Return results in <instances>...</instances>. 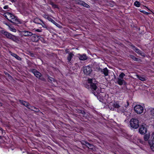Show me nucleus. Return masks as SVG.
<instances>
[{
    "mask_svg": "<svg viewBox=\"0 0 154 154\" xmlns=\"http://www.w3.org/2000/svg\"><path fill=\"white\" fill-rule=\"evenodd\" d=\"M88 83L85 85V87L89 89L94 95L97 97L100 101L103 100L106 96L105 93L100 92L97 86V82L94 79H88Z\"/></svg>",
    "mask_w": 154,
    "mask_h": 154,
    "instance_id": "f257e3e1",
    "label": "nucleus"
},
{
    "mask_svg": "<svg viewBox=\"0 0 154 154\" xmlns=\"http://www.w3.org/2000/svg\"><path fill=\"white\" fill-rule=\"evenodd\" d=\"M130 122V126L133 128L137 129L139 127V121L137 119H132L131 120Z\"/></svg>",
    "mask_w": 154,
    "mask_h": 154,
    "instance_id": "f03ea898",
    "label": "nucleus"
},
{
    "mask_svg": "<svg viewBox=\"0 0 154 154\" xmlns=\"http://www.w3.org/2000/svg\"><path fill=\"white\" fill-rule=\"evenodd\" d=\"M30 72H32L36 77L43 81H45V79L43 77H42L41 74L35 69H32L30 70Z\"/></svg>",
    "mask_w": 154,
    "mask_h": 154,
    "instance_id": "7ed1b4c3",
    "label": "nucleus"
},
{
    "mask_svg": "<svg viewBox=\"0 0 154 154\" xmlns=\"http://www.w3.org/2000/svg\"><path fill=\"white\" fill-rule=\"evenodd\" d=\"M127 104L125 105V108H124L123 107H120L119 109H117V112L121 114L123 113V115H125L126 116L127 112H126V108L129 106V103L128 101L127 102Z\"/></svg>",
    "mask_w": 154,
    "mask_h": 154,
    "instance_id": "20e7f679",
    "label": "nucleus"
},
{
    "mask_svg": "<svg viewBox=\"0 0 154 154\" xmlns=\"http://www.w3.org/2000/svg\"><path fill=\"white\" fill-rule=\"evenodd\" d=\"M147 125L145 124L140 126L139 129V132L141 134H145L147 131Z\"/></svg>",
    "mask_w": 154,
    "mask_h": 154,
    "instance_id": "39448f33",
    "label": "nucleus"
},
{
    "mask_svg": "<svg viewBox=\"0 0 154 154\" xmlns=\"http://www.w3.org/2000/svg\"><path fill=\"white\" fill-rule=\"evenodd\" d=\"M134 109L135 112L138 114L142 113L144 110L143 107L140 105H136L134 108Z\"/></svg>",
    "mask_w": 154,
    "mask_h": 154,
    "instance_id": "423d86ee",
    "label": "nucleus"
},
{
    "mask_svg": "<svg viewBox=\"0 0 154 154\" xmlns=\"http://www.w3.org/2000/svg\"><path fill=\"white\" fill-rule=\"evenodd\" d=\"M92 71L91 67L89 65L84 67L83 68V72L84 74L86 75H90L92 72Z\"/></svg>",
    "mask_w": 154,
    "mask_h": 154,
    "instance_id": "0eeeda50",
    "label": "nucleus"
},
{
    "mask_svg": "<svg viewBox=\"0 0 154 154\" xmlns=\"http://www.w3.org/2000/svg\"><path fill=\"white\" fill-rule=\"evenodd\" d=\"M97 71L100 72L102 74H104L105 76H107L108 75V70L107 68L102 69L100 67L97 68Z\"/></svg>",
    "mask_w": 154,
    "mask_h": 154,
    "instance_id": "6e6552de",
    "label": "nucleus"
},
{
    "mask_svg": "<svg viewBox=\"0 0 154 154\" xmlns=\"http://www.w3.org/2000/svg\"><path fill=\"white\" fill-rule=\"evenodd\" d=\"M8 20L11 22L14 23H18L19 21L18 19L14 15L12 14L11 19H8Z\"/></svg>",
    "mask_w": 154,
    "mask_h": 154,
    "instance_id": "1a4fd4ad",
    "label": "nucleus"
},
{
    "mask_svg": "<svg viewBox=\"0 0 154 154\" xmlns=\"http://www.w3.org/2000/svg\"><path fill=\"white\" fill-rule=\"evenodd\" d=\"M22 36H31L33 35L32 33L27 31H23L20 32Z\"/></svg>",
    "mask_w": 154,
    "mask_h": 154,
    "instance_id": "9d476101",
    "label": "nucleus"
},
{
    "mask_svg": "<svg viewBox=\"0 0 154 154\" xmlns=\"http://www.w3.org/2000/svg\"><path fill=\"white\" fill-rule=\"evenodd\" d=\"M130 46L132 47V48L138 54H139L141 55H142V52L139 49L136 47L134 45L131 44L130 45Z\"/></svg>",
    "mask_w": 154,
    "mask_h": 154,
    "instance_id": "9b49d317",
    "label": "nucleus"
},
{
    "mask_svg": "<svg viewBox=\"0 0 154 154\" xmlns=\"http://www.w3.org/2000/svg\"><path fill=\"white\" fill-rule=\"evenodd\" d=\"M19 101L22 104L27 107L28 109H30V106H29L30 104L29 103L22 100H19ZM30 107H33L31 106H30Z\"/></svg>",
    "mask_w": 154,
    "mask_h": 154,
    "instance_id": "f8f14e48",
    "label": "nucleus"
},
{
    "mask_svg": "<svg viewBox=\"0 0 154 154\" xmlns=\"http://www.w3.org/2000/svg\"><path fill=\"white\" fill-rule=\"evenodd\" d=\"M116 83H117L120 85H122L123 84L126 85V84L124 79H120L119 78H117V79Z\"/></svg>",
    "mask_w": 154,
    "mask_h": 154,
    "instance_id": "ddd939ff",
    "label": "nucleus"
},
{
    "mask_svg": "<svg viewBox=\"0 0 154 154\" xmlns=\"http://www.w3.org/2000/svg\"><path fill=\"white\" fill-rule=\"evenodd\" d=\"M0 32L2 34L4 35L7 38L9 39L11 34L4 30L0 31Z\"/></svg>",
    "mask_w": 154,
    "mask_h": 154,
    "instance_id": "4468645a",
    "label": "nucleus"
},
{
    "mask_svg": "<svg viewBox=\"0 0 154 154\" xmlns=\"http://www.w3.org/2000/svg\"><path fill=\"white\" fill-rule=\"evenodd\" d=\"M148 114L151 116V118H154V108H150L148 109Z\"/></svg>",
    "mask_w": 154,
    "mask_h": 154,
    "instance_id": "2eb2a0df",
    "label": "nucleus"
},
{
    "mask_svg": "<svg viewBox=\"0 0 154 154\" xmlns=\"http://www.w3.org/2000/svg\"><path fill=\"white\" fill-rule=\"evenodd\" d=\"M10 36L9 39L12 40L13 41L16 42L19 41V40L17 37L12 34Z\"/></svg>",
    "mask_w": 154,
    "mask_h": 154,
    "instance_id": "dca6fc26",
    "label": "nucleus"
},
{
    "mask_svg": "<svg viewBox=\"0 0 154 154\" xmlns=\"http://www.w3.org/2000/svg\"><path fill=\"white\" fill-rule=\"evenodd\" d=\"M73 56H74V55L72 53L70 52L69 53L67 58L68 62L71 63V60Z\"/></svg>",
    "mask_w": 154,
    "mask_h": 154,
    "instance_id": "f3484780",
    "label": "nucleus"
},
{
    "mask_svg": "<svg viewBox=\"0 0 154 154\" xmlns=\"http://www.w3.org/2000/svg\"><path fill=\"white\" fill-rule=\"evenodd\" d=\"M148 143L151 149L154 151V141L152 140H149L148 141Z\"/></svg>",
    "mask_w": 154,
    "mask_h": 154,
    "instance_id": "a211bd4d",
    "label": "nucleus"
},
{
    "mask_svg": "<svg viewBox=\"0 0 154 154\" xmlns=\"http://www.w3.org/2000/svg\"><path fill=\"white\" fill-rule=\"evenodd\" d=\"M81 143L82 145L85 146L88 148L89 147L90 145L91 144L90 143L85 140H82L81 141Z\"/></svg>",
    "mask_w": 154,
    "mask_h": 154,
    "instance_id": "6ab92c4d",
    "label": "nucleus"
},
{
    "mask_svg": "<svg viewBox=\"0 0 154 154\" xmlns=\"http://www.w3.org/2000/svg\"><path fill=\"white\" fill-rule=\"evenodd\" d=\"M129 57L136 61L139 62L140 60V59L136 58L134 55H132L130 54L129 55Z\"/></svg>",
    "mask_w": 154,
    "mask_h": 154,
    "instance_id": "aec40b11",
    "label": "nucleus"
},
{
    "mask_svg": "<svg viewBox=\"0 0 154 154\" xmlns=\"http://www.w3.org/2000/svg\"><path fill=\"white\" fill-rule=\"evenodd\" d=\"M150 137V133L149 132L145 134L143 137V139L145 141H147L148 140Z\"/></svg>",
    "mask_w": 154,
    "mask_h": 154,
    "instance_id": "412c9836",
    "label": "nucleus"
},
{
    "mask_svg": "<svg viewBox=\"0 0 154 154\" xmlns=\"http://www.w3.org/2000/svg\"><path fill=\"white\" fill-rule=\"evenodd\" d=\"M11 54L13 57H15L16 59H17V60H21V58L19 57L16 54L12 53V52H11Z\"/></svg>",
    "mask_w": 154,
    "mask_h": 154,
    "instance_id": "4be33fe9",
    "label": "nucleus"
},
{
    "mask_svg": "<svg viewBox=\"0 0 154 154\" xmlns=\"http://www.w3.org/2000/svg\"><path fill=\"white\" fill-rule=\"evenodd\" d=\"M50 21L52 23H54L55 25H56L57 27L61 28L62 27V26H61L60 24L56 22L54 20H53L51 18V20H50Z\"/></svg>",
    "mask_w": 154,
    "mask_h": 154,
    "instance_id": "5701e85b",
    "label": "nucleus"
},
{
    "mask_svg": "<svg viewBox=\"0 0 154 154\" xmlns=\"http://www.w3.org/2000/svg\"><path fill=\"white\" fill-rule=\"evenodd\" d=\"M32 37V40L34 42H37L38 41L39 36L35 35L34 34Z\"/></svg>",
    "mask_w": 154,
    "mask_h": 154,
    "instance_id": "b1692460",
    "label": "nucleus"
},
{
    "mask_svg": "<svg viewBox=\"0 0 154 154\" xmlns=\"http://www.w3.org/2000/svg\"><path fill=\"white\" fill-rule=\"evenodd\" d=\"M12 14L11 13L7 12L5 13L4 14L5 15V17L8 20V19H9V18H10L11 17V15H12Z\"/></svg>",
    "mask_w": 154,
    "mask_h": 154,
    "instance_id": "393cba45",
    "label": "nucleus"
},
{
    "mask_svg": "<svg viewBox=\"0 0 154 154\" xmlns=\"http://www.w3.org/2000/svg\"><path fill=\"white\" fill-rule=\"evenodd\" d=\"M81 5L82 6L87 8H89L90 7L88 4L85 2H84L82 1Z\"/></svg>",
    "mask_w": 154,
    "mask_h": 154,
    "instance_id": "a878e982",
    "label": "nucleus"
},
{
    "mask_svg": "<svg viewBox=\"0 0 154 154\" xmlns=\"http://www.w3.org/2000/svg\"><path fill=\"white\" fill-rule=\"evenodd\" d=\"M40 20L42 22V24H39L41 25L43 27L46 28L47 29H48L49 28L48 26L46 25L42 20Z\"/></svg>",
    "mask_w": 154,
    "mask_h": 154,
    "instance_id": "bb28decb",
    "label": "nucleus"
},
{
    "mask_svg": "<svg viewBox=\"0 0 154 154\" xmlns=\"http://www.w3.org/2000/svg\"><path fill=\"white\" fill-rule=\"evenodd\" d=\"M87 59V58L85 54H84L82 55H81L79 57L80 60H86V59Z\"/></svg>",
    "mask_w": 154,
    "mask_h": 154,
    "instance_id": "cd10ccee",
    "label": "nucleus"
},
{
    "mask_svg": "<svg viewBox=\"0 0 154 154\" xmlns=\"http://www.w3.org/2000/svg\"><path fill=\"white\" fill-rule=\"evenodd\" d=\"M49 4L51 5L52 7L54 8H58L57 5L55 4L54 3L52 2H50Z\"/></svg>",
    "mask_w": 154,
    "mask_h": 154,
    "instance_id": "c85d7f7f",
    "label": "nucleus"
},
{
    "mask_svg": "<svg viewBox=\"0 0 154 154\" xmlns=\"http://www.w3.org/2000/svg\"><path fill=\"white\" fill-rule=\"evenodd\" d=\"M134 5L137 7H139L140 6V4L139 2L136 1L134 2Z\"/></svg>",
    "mask_w": 154,
    "mask_h": 154,
    "instance_id": "c756f323",
    "label": "nucleus"
},
{
    "mask_svg": "<svg viewBox=\"0 0 154 154\" xmlns=\"http://www.w3.org/2000/svg\"><path fill=\"white\" fill-rule=\"evenodd\" d=\"M125 75V74H124L123 72H122L119 75V78H120V79H123V77Z\"/></svg>",
    "mask_w": 154,
    "mask_h": 154,
    "instance_id": "7c9ffc66",
    "label": "nucleus"
},
{
    "mask_svg": "<svg viewBox=\"0 0 154 154\" xmlns=\"http://www.w3.org/2000/svg\"><path fill=\"white\" fill-rule=\"evenodd\" d=\"M34 109H30L32 111H35V112H38L40 111L39 109L38 108H36L35 107H33Z\"/></svg>",
    "mask_w": 154,
    "mask_h": 154,
    "instance_id": "2f4dec72",
    "label": "nucleus"
},
{
    "mask_svg": "<svg viewBox=\"0 0 154 154\" xmlns=\"http://www.w3.org/2000/svg\"><path fill=\"white\" fill-rule=\"evenodd\" d=\"M77 112L81 113L83 115H85V112L83 110L79 109H78L77 110Z\"/></svg>",
    "mask_w": 154,
    "mask_h": 154,
    "instance_id": "473e14b6",
    "label": "nucleus"
},
{
    "mask_svg": "<svg viewBox=\"0 0 154 154\" xmlns=\"http://www.w3.org/2000/svg\"><path fill=\"white\" fill-rule=\"evenodd\" d=\"M114 106L115 108H117L118 109H119L120 107V106L119 105V104L117 103H114Z\"/></svg>",
    "mask_w": 154,
    "mask_h": 154,
    "instance_id": "72a5a7b5",
    "label": "nucleus"
},
{
    "mask_svg": "<svg viewBox=\"0 0 154 154\" xmlns=\"http://www.w3.org/2000/svg\"><path fill=\"white\" fill-rule=\"evenodd\" d=\"M75 2L76 4L81 5L82 1L80 0H75Z\"/></svg>",
    "mask_w": 154,
    "mask_h": 154,
    "instance_id": "f704fd0d",
    "label": "nucleus"
},
{
    "mask_svg": "<svg viewBox=\"0 0 154 154\" xmlns=\"http://www.w3.org/2000/svg\"><path fill=\"white\" fill-rule=\"evenodd\" d=\"M43 16L45 18L48 20L49 21H50L51 18V17H49L48 15L46 14L44 15Z\"/></svg>",
    "mask_w": 154,
    "mask_h": 154,
    "instance_id": "c9c22d12",
    "label": "nucleus"
},
{
    "mask_svg": "<svg viewBox=\"0 0 154 154\" xmlns=\"http://www.w3.org/2000/svg\"><path fill=\"white\" fill-rule=\"evenodd\" d=\"M48 79L49 80L48 82H51L52 81H54V79L50 76L48 77Z\"/></svg>",
    "mask_w": 154,
    "mask_h": 154,
    "instance_id": "e433bc0d",
    "label": "nucleus"
},
{
    "mask_svg": "<svg viewBox=\"0 0 154 154\" xmlns=\"http://www.w3.org/2000/svg\"><path fill=\"white\" fill-rule=\"evenodd\" d=\"M94 145H93L91 144L90 145V146L88 148L89 149H91L92 150V149H93L94 148Z\"/></svg>",
    "mask_w": 154,
    "mask_h": 154,
    "instance_id": "4c0bfd02",
    "label": "nucleus"
},
{
    "mask_svg": "<svg viewBox=\"0 0 154 154\" xmlns=\"http://www.w3.org/2000/svg\"><path fill=\"white\" fill-rule=\"evenodd\" d=\"M139 79L140 80L142 81H144L146 80L145 78L144 77H141V76L139 77Z\"/></svg>",
    "mask_w": 154,
    "mask_h": 154,
    "instance_id": "58836bf2",
    "label": "nucleus"
},
{
    "mask_svg": "<svg viewBox=\"0 0 154 154\" xmlns=\"http://www.w3.org/2000/svg\"><path fill=\"white\" fill-rule=\"evenodd\" d=\"M140 12H142V13L145 14H146V15H148L149 14V13L147 12H146L145 11H140Z\"/></svg>",
    "mask_w": 154,
    "mask_h": 154,
    "instance_id": "ea45409f",
    "label": "nucleus"
},
{
    "mask_svg": "<svg viewBox=\"0 0 154 154\" xmlns=\"http://www.w3.org/2000/svg\"><path fill=\"white\" fill-rule=\"evenodd\" d=\"M3 8L5 9H8V5H5L4 6Z\"/></svg>",
    "mask_w": 154,
    "mask_h": 154,
    "instance_id": "a19ab883",
    "label": "nucleus"
},
{
    "mask_svg": "<svg viewBox=\"0 0 154 154\" xmlns=\"http://www.w3.org/2000/svg\"><path fill=\"white\" fill-rule=\"evenodd\" d=\"M139 142L141 143H142V144H143V143L144 142L142 140H141V139H139Z\"/></svg>",
    "mask_w": 154,
    "mask_h": 154,
    "instance_id": "79ce46f5",
    "label": "nucleus"
},
{
    "mask_svg": "<svg viewBox=\"0 0 154 154\" xmlns=\"http://www.w3.org/2000/svg\"><path fill=\"white\" fill-rule=\"evenodd\" d=\"M65 51L66 52V53H69V51H68V49H66L65 50Z\"/></svg>",
    "mask_w": 154,
    "mask_h": 154,
    "instance_id": "37998d69",
    "label": "nucleus"
},
{
    "mask_svg": "<svg viewBox=\"0 0 154 154\" xmlns=\"http://www.w3.org/2000/svg\"><path fill=\"white\" fill-rule=\"evenodd\" d=\"M0 130H1L2 131V134L3 133L4 131L3 129L0 127Z\"/></svg>",
    "mask_w": 154,
    "mask_h": 154,
    "instance_id": "c03bdc74",
    "label": "nucleus"
},
{
    "mask_svg": "<svg viewBox=\"0 0 154 154\" xmlns=\"http://www.w3.org/2000/svg\"><path fill=\"white\" fill-rule=\"evenodd\" d=\"M109 109H111L112 110H113L114 109V108H111V107H110V106H109Z\"/></svg>",
    "mask_w": 154,
    "mask_h": 154,
    "instance_id": "a18cd8bd",
    "label": "nucleus"
},
{
    "mask_svg": "<svg viewBox=\"0 0 154 154\" xmlns=\"http://www.w3.org/2000/svg\"><path fill=\"white\" fill-rule=\"evenodd\" d=\"M109 109H111L112 110H113L114 109V108H111V107H110V106H109Z\"/></svg>",
    "mask_w": 154,
    "mask_h": 154,
    "instance_id": "49530a36",
    "label": "nucleus"
},
{
    "mask_svg": "<svg viewBox=\"0 0 154 154\" xmlns=\"http://www.w3.org/2000/svg\"><path fill=\"white\" fill-rule=\"evenodd\" d=\"M7 75H8V77H11V76L9 74H8V73H7Z\"/></svg>",
    "mask_w": 154,
    "mask_h": 154,
    "instance_id": "de8ad7c7",
    "label": "nucleus"
},
{
    "mask_svg": "<svg viewBox=\"0 0 154 154\" xmlns=\"http://www.w3.org/2000/svg\"><path fill=\"white\" fill-rule=\"evenodd\" d=\"M36 31H37L38 32H40L41 31L40 30V29H37L36 30Z\"/></svg>",
    "mask_w": 154,
    "mask_h": 154,
    "instance_id": "09e8293b",
    "label": "nucleus"
},
{
    "mask_svg": "<svg viewBox=\"0 0 154 154\" xmlns=\"http://www.w3.org/2000/svg\"><path fill=\"white\" fill-rule=\"evenodd\" d=\"M11 1L12 2H15L16 1V0H11Z\"/></svg>",
    "mask_w": 154,
    "mask_h": 154,
    "instance_id": "8fccbe9b",
    "label": "nucleus"
},
{
    "mask_svg": "<svg viewBox=\"0 0 154 154\" xmlns=\"http://www.w3.org/2000/svg\"><path fill=\"white\" fill-rule=\"evenodd\" d=\"M2 106V104L0 102V106Z\"/></svg>",
    "mask_w": 154,
    "mask_h": 154,
    "instance_id": "3c124183",
    "label": "nucleus"
},
{
    "mask_svg": "<svg viewBox=\"0 0 154 154\" xmlns=\"http://www.w3.org/2000/svg\"><path fill=\"white\" fill-rule=\"evenodd\" d=\"M2 138V137L1 136H0V139H1Z\"/></svg>",
    "mask_w": 154,
    "mask_h": 154,
    "instance_id": "603ef678",
    "label": "nucleus"
},
{
    "mask_svg": "<svg viewBox=\"0 0 154 154\" xmlns=\"http://www.w3.org/2000/svg\"><path fill=\"white\" fill-rule=\"evenodd\" d=\"M7 73H7V72H6V73H5V74L6 75H7Z\"/></svg>",
    "mask_w": 154,
    "mask_h": 154,
    "instance_id": "864d4df0",
    "label": "nucleus"
},
{
    "mask_svg": "<svg viewBox=\"0 0 154 154\" xmlns=\"http://www.w3.org/2000/svg\"><path fill=\"white\" fill-rule=\"evenodd\" d=\"M6 24L7 25V26H8V25L7 24V23H6Z\"/></svg>",
    "mask_w": 154,
    "mask_h": 154,
    "instance_id": "5fc2aeb1",
    "label": "nucleus"
},
{
    "mask_svg": "<svg viewBox=\"0 0 154 154\" xmlns=\"http://www.w3.org/2000/svg\"><path fill=\"white\" fill-rule=\"evenodd\" d=\"M14 31H16V29H14ZM14 32H15V31H14Z\"/></svg>",
    "mask_w": 154,
    "mask_h": 154,
    "instance_id": "6e6d98bb",
    "label": "nucleus"
}]
</instances>
